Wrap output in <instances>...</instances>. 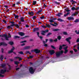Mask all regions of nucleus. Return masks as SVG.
<instances>
[{"mask_svg": "<svg viewBox=\"0 0 79 79\" xmlns=\"http://www.w3.org/2000/svg\"><path fill=\"white\" fill-rule=\"evenodd\" d=\"M3 23H5V24H6V21L4 19L3 20Z\"/></svg>", "mask_w": 79, "mask_h": 79, "instance_id": "603ef678", "label": "nucleus"}, {"mask_svg": "<svg viewBox=\"0 0 79 79\" xmlns=\"http://www.w3.org/2000/svg\"><path fill=\"white\" fill-rule=\"evenodd\" d=\"M57 39L59 40H61V36H57Z\"/></svg>", "mask_w": 79, "mask_h": 79, "instance_id": "bb28decb", "label": "nucleus"}, {"mask_svg": "<svg viewBox=\"0 0 79 79\" xmlns=\"http://www.w3.org/2000/svg\"><path fill=\"white\" fill-rule=\"evenodd\" d=\"M39 37H40V39H41V40H42V39H43V37H42V36H38Z\"/></svg>", "mask_w": 79, "mask_h": 79, "instance_id": "8fccbe9b", "label": "nucleus"}, {"mask_svg": "<svg viewBox=\"0 0 79 79\" xmlns=\"http://www.w3.org/2000/svg\"><path fill=\"white\" fill-rule=\"evenodd\" d=\"M63 34L64 35H67L68 33H67V32H63Z\"/></svg>", "mask_w": 79, "mask_h": 79, "instance_id": "79ce46f5", "label": "nucleus"}, {"mask_svg": "<svg viewBox=\"0 0 79 79\" xmlns=\"http://www.w3.org/2000/svg\"><path fill=\"white\" fill-rule=\"evenodd\" d=\"M15 27H17V28H19V25L18 24H15Z\"/></svg>", "mask_w": 79, "mask_h": 79, "instance_id": "37998d69", "label": "nucleus"}, {"mask_svg": "<svg viewBox=\"0 0 79 79\" xmlns=\"http://www.w3.org/2000/svg\"><path fill=\"white\" fill-rule=\"evenodd\" d=\"M42 11V10L41 9L39 11H38V12H37V14H39L40 13H41Z\"/></svg>", "mask_w": 79, "mask_h": 79, "instance_id": "c756f323", "label": "nucleus"}, {"mask_svg": "<svg viewBox=\"0 0 79 79\" xmlns=\"http://www.w3.org/2000/svg\"><path fill=\"white\" fill-rule=\"evenodd\" d=\"M1 66L2 68H5L6 66V64H2Z\"/></svg>", "mask_w": 79, "mask_h": 79, "instance_id": "c85d7f7f", "label": "nucleus"}, {"mask_svg": "<svg viewBox=\"0 0 79 79\" xmlns=\"http://www.w3.org/2000/svg\"><path fill=\"white\" fill-rule=\"evenodd\" d=\"M15 18H19V16H18V15H15Z\"/></svg>", "mask_w": 79, "mask_h": 79, "instance_id": "09e8293b", "label": "nucleus"}, {"mask_svg": "<svg viewBox=\"0 0 79 79\" xmlns=\"http://www.w3.org/2000/svg\"><path fill=\"white\" fill-rule=\"evenodd\" d=\"M34 52H35L36 54L40 53V50H39L37 49H34Z\"/></svg>", "mask_w": 79, "mask_h": 79, "instance_id": "9d476101", "label": "nucleus"}, {"mask_svg": "<svg viewBox=\"0 0 79 79\" xmlns=\"http://www.w3.org/2000/svg\"><path fill=\"white\" fill-rule=\"evenodd\" d=\"M10 23L12 24V25H10L11 26H12V27H13V26H15V23L14 21L10 22Z\"/></svg>", "mask_w": 79, "mask_h": 79, "instance_id": "2eb2a0df", "label": "nucleus"}, {"mask_svg": "<svg viewBox=\"0 0 79 79\" xmlns=\"http://www.w3.org/2000/svg\"><path fill=\"white\" fill-rule=\"evenodd\" d=\"M72 38L71 37H69L68 38H67L65 40L66 41H67L68 43H69V44H71V41L69 40L70 39H71Z\"/></svg>", "mask_w": 79, "mask_h": 79, "instance_id": "6e6552de", "label": "nucleus"}, {"mask_svg": "<svg viewBox=\"0 0 79 79\" xmlns=\"http://www.w3.org/2000/svg\"><path fill=\"white\" fill-rule=\"evenodd\" d=\"M65 46H66V45L65 44H63L62 46L60 45L59 48V50H62V48H63V47H64Z\"/></svg>", "mask_w": 79, "mask_h": 79, "instance_id": "ddd939ff", "label": "nucleus"}, {"mask_svg": "<svg viewBox=\"0 0 79 79\" xmlns=\"http://www.w3.org/2000/svg\"><path fill=\"white\" fill-rule=\"evenodd\" d=\"M54 3H55L56 5H60V2H57V1H54Z\"/></svg>", "mask_w": 79, "mask_h": 79, "instance_id": "b1692460", "label": "nucleus"}, {"mask_svg": "<svg viewBox=\"0 0 79 79\" xmlns=\"http://www.w3.org/2000/svg\"><path fill=\"white\" fill-rule=\"evenodd\" d=\"M49 53L52 55L55 53V51L53 50H51L49 51Z\"/></svg>", "mask_w": 79, "mask_h": 79, "instance_id": "a211bd4d", "label": "nucleus"}, {"mask_svg": "<svg viewBox=\"0 0 79 79\" xmlns=\"http://www.w3.org/2000/svg\"><path fill=\"white\" fill-rule=\"evenodd\" d=\"M79 22V19H76V20L74 21V23H77V22Z\"/></svg>", "mask_w": 79, "mask_h": 79, "instance_id": "473e14b6", "label": "nucleus"}, {"mask_svg": "<svg viewBox=\"0 0 79 79\" xmlns=\"http://www.w3.org/2000/svg\"><path fill=\"white\" fill-rule=\"evenodd\" d=\"M37 3V1H33V5H35Z\"/></svg>", "mask_w": 79, "mask_h": 79, "instance_id": "72a5a7b5", "label": "nucleus"}, {"mask_svg": "<svg viewBox=\"0 0 79 79\" xmlns=\"http://www.w3.org/2000/svg\"><path fill=\"white\" fill-rule=\"evenodd\" d=\"M67 19L69 20V21H71V20H74V18L72 17H68Z\"/></svg>", "mask_w": 79, "mask_h": 79, "instance_id": "f8f14e48", "label": "nucleus"}, {"mask_svg": "<svg viewBox=\"0 0 79 79\" xmlns=\"http://www.w3.org/2000/svg\"><path fill=\"white\" fill-rule=\"evenodd\" d=\"M18 53H19V54H21V55H23L24 54L23 52L22 51L19 52Z\"/></svg>", "mask_w": 79, "mask_h": 79, "instance_id": "2f4dec72", "label": "nucleus"}, {"mask_svg": "<svg viewBox=\"0 0 79 79\" xmlns=\"http://www.w3.org/2000/svg\"><path fill=\"white\" fill-rule=\"evenodd\" d=\"M60 30V29H54V31H58Z\"/></svg>", "mask_w": 79, "mask_h": 79, "instance_id": "c9c22d12", "label": "nucleus"}, {"mask_svg": "<svg viewBox=\"0 0 79 79\" xmlns=\"http://www.w3.org/2000/svg\"><path fill=\"white\" fill-rule=\"evenodd\" d=\"M29 71L31 74H34V70L32 67H30L29 69Z\"/></svg>", "mask_w": 79, "mask_h": 79, "instance_id": "39448f33", "label": "nucleus"}, {"mask_svg": "<svg viewBox=\"0 0 79 79\" xmlns=\"http://www.w3.org/2000/svg\"><path fill=\"white\" fill-rule=\"evenodd\" d=\"M52 33L49 32L47 34L46 36L47 37H48L49 35H52Z\"/></svg>", "mask_w": 79, "mask_h": 79, "instance_id": "a878e982", "label": "nucleus"}, {"mask_svg": "<svg viewBox=\"0 0 79 79\" xmlns=\"http://www.w3.org/2000/svg\"><path fill=\"white\" fill-rule=\"evenodd\" d=\"M39 30V27L34 28L33 29V32H35V31H38Z\"/></svg>", "mask_w": 79, "mask_h": 79, "instance_id": "f3484780", "label": "nucleus"}, {"mask_svg": "<svg viewBox=\"0 0 79 79\" xmlns=\"http://www.w3.org/2000/svg\"><path fill=\"white\" fill-rule=\"evenodd\" d=\"M28 14L31 16H34V12L32 11L31 12H29Z\"/></svg>", "mask_w": 79, "mask_h": 79, "instance_id": "412c9836", "label": "nucleus"}, {"mask_svg": "<svg viewBox=\"0 0 79 79\" xmlns=\"http://www.w3.org/2000/svg\"><path fill=\"white\" fill-rule=\"evenodd\" d=\"M72 2V4L73 5L74 4V3H77V2H76L75 1H73Z\"/></svg>", "mask_w": 79, "mask_h": 79, "instance_id": "de8ad7c7", "label": "nucleus"}, {"mask_svg": "<svg viewBox=\"0 0 79 79\" xmlns=\"http://www.w3.org/2000/svg\"><path fill=\"white\" fill-rule=\"evenodd\" d=\"M43 44H44V47H47V46H48V44H45V41H43Z\"/></svg>", "mask_w": 79, "mask_h": 79, "instance_id": "5701e85b", "label": "nucleus"}, {"mask_svg": "<svg viewBox=\"0 0 79 79\" xmlns=\"http://www.w3.org/2000/svg\"><path fill=\"white\" fill-rule=\"evenodd\" d=\"M75 32L77 34H79V30L78 31V32H77V31L76 30L75 31Z\"/></svg>", "mask_w": 79, "mask_h": 79, "instance_id": "a19ab883", "label": "nucleus"}, {"mask_svg": "<svg viewBox=\"0 0 79 79\" xmlns=\"http://www.w3.org/2000/svg\"><path fill=\"white\" fill-rule=\"evenodd\" d=\"M41 27H43V28H47V27H49L50 28L51 27L50 25V24H47L46 23V26H44V25H42Z\"/></svg>", "mask_w": 79, "mask_h": 79, "instance_id": "423d86ee", "label": "nucleus"}, {"mask_svg": "<svg viewBox=\"0 0 79 79\" xmlns=\"http://www.w3.org/2000/svg\"><path fill=\"white\" fill-rule=\"evenodd\" d=\"M50 24H51V25H52V26H55V27H56V25L52 23H50Z\"/></svg>", "mask_w": 79, "mask_h": 79, "instance_id": "49530a36", "label": "nucleus"}, {"mask_svg": "<svg viewBox=\"0 0 79 79\" xmlns=\"http://www.w3.org/2000/svg\"><path fill=\"white\" fill-rule=\"evenodd\" d=\"M14 62L15 64H16L17 65H18V63H19V62L17 61H15Z\"/></svg>", "mask_w": 79, "mask_h": 79, "instance_id": "4c0bfd02", "label": "nucleus"}, {"mask_svg": "<svg viewBox=\"0 0 79 79\" xmlns=\"http://www.w3.org/2000/svg\"><path fill=\"white\" fill-rule=\"evenodd\" d=\"M68 50H65L64 51V53H65V54H66V53H68Z\"/></svg>", "mask_w": 79, "mask_h": 79, "instance_id": "ea45409f", "label": "nucleus"}, {"mask_svg": "<svg viewBox=\"0 0 79 79\" xmlns=\"http://www.w3.org/2000/svg\"><path fill=\"white\" fill-rule=\"evenodd\" d=\"M24 19H25V18L24 17H21L20 19L21 20L20 22H24Z\"/></svg>", "mask_w": 79, "mask_h": 79, "instance_id": "6ab92c4d", "label": "nucleus"}, {"mask_svg": "<svg viewBox=\"0 0 79 79\" xmlns=\"http://www.w3.org/2000/svg\"><path fill=\"white\" fill-rule=\"evenodd\" d=\"M1 51H2V53H3V51H4V49H3V48H1Z\"/></svg>", "mask_w": 79, "mask_h": 79, "instance_id": "3c124183", "label": "nucleus"}, {"mask_svg": "<svg viewBox=\"0 0 79 79\" xmlns=\"http://www.w3.org/2000/svg\"><path fill=\"white\" fill-rule=\"evenodd\" d=\"M54 42H57L58 41V39H56L55 40H54Z\"/></svg>", "mask_w": 79, "mask_h": 79, "instance_id": "0e129e2a", "label": "nucleus"}, {"mask_svg": "<svg viewBox=\"0 0 79 79\" xmlns=\"http://www.w3.org/2000/svg\"><path fill=\"white\" fill-rule=\"evenodd\" d=\"M18 34H19V35H20V36H24V35H25V34L23 32H19Z\"/></svg>", "mask_w": 79, "mask_h": 79, "instance_id": "9b49d317", "label": "nucleus"}, {"mask_svg": "<svg viewBox=\"0 0 79 79\" xmlns=\"http://www.w3.org/2000/svg\"><path fill=\"white\" fill-rule=\"evenodd\" d=\"M27 42L26 40H24L21 42L20 43H24V42Z\"/></svg>", "mask_w": 79, "mask_h": 79, "instance_id": "864d4df0", "label": "nucleus"}, {"mask_svg": "<svg viewBox=\"0 0 79 79\" xmlns=\"http://www.w3.org/2000/svg\"><path fill=\"white\" fill-rule=\"evenodd\" d=\"M63 14L61 13H58V14H56V16H59V17H60L61 16V15H62Z\"/></svg>", "mask_w": 79, "mask_h": 79, "instance_id": "aec40b11", "label": "nucleus"}, {"mask_svg": "<svg viewBox=\"0 0 79 79\" xmlns=\"http://www.w3.org/2000/svg\"><path fill=\"white\" fill-rule=\"evenodd\" d=\"M65 11H66L67 12H69V11H71L70 10H66V9H65Z\"/></svg>", "mask_w": 79, "mask_h": 79, "instance_id": "6e6d98bb", "label": "nucleus"}, {"mask_svg": "<svg viewBox=\"0 0 79 79\" xmlns=\"http://www.w3.org/2000/svg\"><path fill=\"white\" fill-rule=\"evenodd\" d=\"M71 9L73 11H74L75 10L77 11V10H78V9H79V7H77L76 8L74 7H72Z\"/></svg>", "mask_w": 79, "mask_h": 79, "instance_id": "4468645a", "label": "nucleus"}, {"mask_svg": "<svg viewBox=\"0 0 79 79\" xmlns=\"http://www.w3.org/2000/svg\"><path fill=\"white\" fill-rule=\"evenodd\" d=\"M64 53V52L63 51H61L57 52H56L55 54L56 57H59L63 53Z\"/></svg>", "mask_w": 79, "mask_h": 79, "instance_id": "f03ea898", "label": "nucleus"}, {"mask_svg": "<svg viewBox=\"0 0 79 79\" xmlns=\"http://www.w3.org/2000/svg\"><path fill=\"white\" fill-rule=\"evenodd\" d=\"M30 56V58H33V56Z\"/></svg>", "mask_w": 79, "mask_h": 79, "instance_id": "338daca9", "label": "nucleus"}, {"mask_svg": "<svg viewBox=\"0 0 79 79\" xmlns=\"http://www.w3.org/2000/svg\"><path fill=\"white\" fill-rule=\"evenodd\" d=\"M68 46H66L65 48H64V49L65 50H67V49L68 48Z\"/></svg>", "mask_w": 79, "mask_h": 79, "instance_id": "69168bd1", "label": "nucleus"}, {"mask_svg": "<svg viewBox=\"0 0 79 79\" xmlns=\"http://www.w3.org/2000/svg\"><path fill=\"white\" fill-rule=\"evenodd\" d=\"M49 22H50V23H53V22H54V21H53V20H52V19L49 20Z\"/></svg>", "mask_w": 79, "mask_h": 79, "instance_id": "a18cd8bd", "label": "nucleus"}, {"mask_svg": "<svg viewBox=\"0 0 79 79\" xmlns=\"http://www.w3.org/2000/svg\"><path fill=\"white\" fill-rule=\"evenodd\" d=\"M0 77H4L5 76L4 75H3L2 74H4L6 72V70L5 69L4 70H3V69H1L0 70Z\"/></svg>", "mask_w": 79, "mask_h": 79, "instance_id": "f257e3e1", "label": "nucleus"}, {"mask_svg": "<svg viewBox=\"0 0 79 79\" xmlns=\"http://www.w3.org/2000/svg\"><path fill=\"white\" fill-rule=\"evenodd\" d=\"M18 38H20V37L18 36H15L14 37V39H18Z\"/></svg>", "mask_w": 79, "mask_h": 79, "instance_id": "7c9ffc66", "label": "nucleus"}, {"mask_svg": "<svg viewBox=\"0 0 79 79\" xmlns=\"http://www.w3.org/2000/svg\"><path fill=\"white\" fill-rule=\"evenodd\" d=\"M9 44H10V45H12L13 44H14V43H13V42L10 41L9 42Z\"/></svg>", "mask_w": 79, "mask_h": 79, "instance_id": "cd10ccee", "label": "nucleus"}, {"mask_svg": "<svg viewBox=\"0 0 79 79\" xmlns=\"http://www.w3.org/2000/svg\"><path fill=\"white\" fill-rule=\"evenodd\" d=\"M0 59L1 61H3V56L1 55L0 56Z\"/></svg>", "mask_w": 79, "mask_h": 79, "instance_id": "4be33fe9", "label": "nucleus"}, {"mask_svg": "<svg viewBox=\"0 0 79 79\" xmlns=\"http://www.w3.org/2000/svg\"><path fill=\"white\" fill-rule=\"evenodd\" d=\"M15 47H12V48L11 49V50L8 51V53H9V54H10V53H13V51L15 50Z\"/></svg>", "mask_w": 79, "mask_h": 79, "instance_id": "0eeeda50", "label": "nucleus"}, {"mask_svg": "<svg viewBox=\"0 0 79 79\" xmlns=\"http://www.w3.org/2000/svg\"><path fill=\"white\" fill-rule=\"evenodd\" d=\"M49 40H50V42H53V40H52V39H49Z\"/></svg>", "mask_w": 79, "mask_h": 79, "instance_id": "13d9d810", "label": "nucleus"}, {"mask_svg": "<svg viewBox=\"0 0 79 79\" xmlns=\"http://www.w3.org/2000/svg\"><path fill=\"white\" fill-rule=\"evenodd\" d=\"M12 26H11V25L10 26H8L7 27V29H11V28H12Z\"/></svg>", "mask_w": 79, "mask_h": 79, "instance_id": "f704fd0d", "label": "nucleus"}, {"mask_svg": "<svg viewBox=\"0 0 79 79\" xmlns=\"http://www.w3.org/2000/svg\"><path fill=\"white\" fill-rule=\"evenodd\" d=\"M48 32V30H45V31H41V34L42 35H45V33Z\"/></svg>", "mask_w": 79, "mask_h": 79, "instance_id": "20e7f679", "label": "nucleus"}, {"mask_svg": "<svg viewBox=\"0 0 79 79\" xmlns=\"http://www.w3.org/2000/svg\"><path fill=\"white\" fill-rule=\"evenodd\" d=\"M3 37H5V39L6 40L8 41V40H9V39H8V38H11V36H8V35H7V34H5V35H3Z\"/></svg>", "mask_w": 79, "mask_h": 79, "instance_id": "7ed1b4c3", "label": "nucleus"}, {"mask_svg": "<svg viewBox=\"0 0 79 79\" xmlns=\"http://www.w3.org/2000/svg\"><path fill=\"white\" fill-rule=\"evenodd\" d=\"M19 61H21L22 60V59L21 58V57H19Z\"/></svg>", "mask_w": 79, "mask_h": 79, "instance_id": "052dcab7", "label": "nucleus"}, {"mask_svg": "<svg viewBox=\"0 0 79 79\" xmlns=\"http://www.w3.org/2000/svg\"><path fill=\"white\" fill-rule=\"evenodd\" d=\"M57 20L58 21H60V22H63L64 21V20H63L62 19H61L60 18L58 19Z\"/></svg>", "mask_w": 79, "mask_h": 79, "instance_id": "393cba45", "label": "nucleus"}, {"mask_svg": "<svg viewBox=\"0 0 79 79\" xmlns=\"http://www.w3.org/2000/svg\"><path fill=\"white\" fill-rule=\"evenodd\" d=\"M32 19H36V17L35 16H33V17H32Z\"/></svg>", "mask_w": 79, "mask_h": 79, "instance_id": "5fc2aeb1", "label": "nucleus"}, {"mask_svg": "<svg viewBox=\"0 0 79 79\" xmlns=\"http://www.w3.org/2000/svg\"><path fill=\"white\" fill-rule=\"evenodd\" d=\"M51 48H52L53 49H56V48L53 45H51Z\"/></svg>", "mask_w": 79, "mask_h": 79, "instance_id": "e433bc0d", "label": "nucleus"}, {"mask_svg": "<svg viewBox=\"0 0 79 79\" xmlns=\"http://www.w3.org/2000/svg\"><path fill=\"white\" fill-rule=\"evenodd\" d=\"M25 37H28V36H25L24 37L21 38V39H24Z\"/></svg>", "mask_w": 79, "mask_h": 79, "instance_id": "c03bdc74", "label": "nucleus"}, {"mask_svg": "<svg viewBox=\"0 0 79 79\" xmlns=\"http://www.w3.org/2000/svg\"><path fill=\"white\" fill-rule=\"evenodd\" d=\"M70 53H71L72 54L73 53V51H70Z\"/></svg>", "mask_w": 79, "mask_h": 79, "instance_id": "e2e57ef3", "label": "nucleus"}, {"mask_svg": "<svg viewBox=\"0 0 79 79\" xmlns=\"http://www.w3.org/2000/svg\"><path fill=\"white\" fill-rule=\"evenodd\" d=\"M30 46H25L24 48V50H28L30 48Z\"/></svg>", "mask_w": 79, "mask_h": 79, "instance_id": "dca6fc26", "label": "nucleus"}, {"mask_svg": "<svg viewBox=\"0 0 79 79\" xmlns=\"http://www.w3.org/2000/svg\"><path fill=\"white\" fill-rule=\"evenodd\" d=\"M76 42L78 43L79 42V38H78Z\"/></svg>", "mask_w": 79, "mask_h": 79, "instance_id": "680f3d73", "label": "nucleus"}, {"mask_svg": "<svg viewBox=\"0 0 79 79\" xmlns=\"http://www.w3.org/2000/svg\"><path fill=\"white\" fill-rule=\"evenodd\" d=\"M36 33L37 34V35L38 36V37H39V32H36Z\"/></svg>", "mask_w": 79, "mask_h": 79, "instance_id": "bf43d9fd", "label": "nucleus"}, {"mask_svg": "<svg viewBox=\"0 0 79 79\" xmlns=\"http://www.w3.org/2000/svg\"><path fill=\"white\" fill-rule=\"evenodd\" d=\"M29 53V51H26V54H28V53Z\"/></svg>", "mask_w": 79, "mask_h": 79, "instance_id": "774afa93", "label": "nucleus"}, {"mask_svg": "<svg viewBox=\"0 0 79 79\" xmlns=\"http://www.w3.org/2000/svg\"><path fill=\"white\" fill-rule=\"evenodd\" d=\"M44 18H45V17L44 16H42V17H40L41 19H44Z\"/></svg>", "mask_w": 79, "mask_h": 79, "instance_id": "58836bf2", "label": "nucleus"}, {"mask_svg": "<svg viewBox=\"0 0 79 79\" xmlns=\"http://www.w3.org/2000/svg\"><path fill=\"white\" fill-rule=\"evenodd\" d=\"M73 50L75 52H77V50L75 49H73Z\"/></svg>", "mask_w": 79, "mask_h": 79, "instance_id": "4d7b16f0", "label": "nucleus"}, {"mask_svg": "<svg viewBox=\"0 0 79 79\" xmlns=\"http://www.w3.org/2000/svg\"><path fill=\"white\" fill-rule=\"evenodd\" d=\"M7 44L5 43V42H1L0 43V46H2V45H3V46H7Z\"/></svg>", "mask_w": 79, "mask_h": 79, "instance_id": "1a4fd4ad", "label": "nucleus"}]
</instances>
